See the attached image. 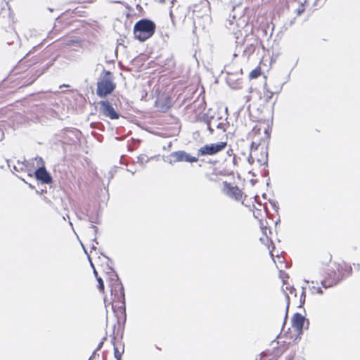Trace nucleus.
Here are the masks:
<instances>
[{"instance_id": "1", "label": "nucleus", "mask_w": 360, "mask_h": 360, "mask_svg": "<svg viewBox=\"0 0 360 360\" xmlns=\"http://www.w3.org/2000/svg\"><path fill=\"white\" fill-rule=\"evenodd\" d=\"M80 131L76 129H64L57 134L51 140L52 150L63 152L65 155L72 151L73 147L79 141Z\"/></svg>"}, {"instance_id": "2", "label": "nucleus", "mask_w": 360, "mask_h": 360, "mask_svg": "<svg viewBox=\"0 0 360 360\" xmlns=\"http://www.w3.org/2000/svg\"><path fill=\"white\" fill-rule=\"evenodd\" d=\"M199 121L206 124L207 129L209 131L210 134H213L214 128H216L224 133L229 127V122L227 121V117L224 119L219 115V112L212 113L210 110L203 114L199 118Z\"/></svg>"}, {"instance_id": "3", "label": "nucleus", "mask_w": 360, "mask_h": 360, "mask_svg": "<svg viewBox=\"0 0 360 360\" xmlns=\"http://www.w3.org/2000/svg\"><path fill=\"white\" fill-rule=\"evenodd\" d=\"M116 84L114 82L112 73L103 70L97 82L96 94L101 97H105L110 94L115 89Z\"/></svg>"}, {"instance_id": "4", "label": "nucleus", "mask_w": 360, "mask_h": 360, "mask_svg": "<svg viewBox=\"0 0 360 360\" xmlns=\"http://www.w3.org/2000/svg\"><path fill=\"white\" fill-rule=\"evenodd\" d=\"M155 30V24L152 20L141 19L134 25V37L140 41H144L153 35Z\"/></svg>"}, {"instance_id": "5", "label": "nucleus", "mask_w": 360, "mask_h": 360, "mask_svg": "<svg viewBox=\"0 0 360 360\" xmlns=\"http://www.w3.org/2000/svg\"><path fill=\"white\" fill-rule=\"evenodd\" d=\"M210 3L207 0H202L199 4H194L193 6L194 25L198 23L199 25H201V20L208 22L210 20Z\"/></svg>"}, {"instance_id": "6", "label": "nucleus", "mask_w": 360, "mask_h": 360, "mask_svg": "<svg viewBox=\"0 0 360 360\" xmlns=\"http://www.w3.org/2000/svg\"><path fill=\"white\" fill-rule=\"evenodd\" d=\"M257 41L253 39L252 41L249 43V39H245L242 35L236 37V50L233 53V57L238 56L240 53L244 58H248L255 50V44Z\"/></svg>"}, {"instance_id": "7", "label": "nucleus", "mask_w": 360, "mask_h": 360, "mask_svg": "<svg viewBox=\"0 0 360 360\" xmlns=\"http://www.w3.org/2000/svg\"><path fill=\"white\" fill-rule=\"evenodd\" d=\"M30 160L23 159L20 161V159H0V168L4 169L7 167L13 172H27Z\"/></svg>"}, {"instance_id": "8", "label": "nucleus", "mask_w": 360, "mask_h": 360, "mask_svg": "<svg viewBox=\"0 0 360 360\" xmlns=\"http://www.w3.org/2000/svg\"><path fill=\"white\" fill-rule=\"evenodd\" d=\"M110 302H112V308L113 310L115 307V302L121 304L122 306H120V307H124L125 299L124 287L118 278H117V279L115 281H113L110 285ZM109 304H111V302H110Z\"/></svg>"}, {"instance_id": "9", "label": "nucleus", "mask_w": 360, "mask_h": 360, "mask_svg": "<svg viewBox=\"0 0 360 360\" xmlns=\"http://www.w3.org/2000/svg\"><path fill=\"white\" fill-rule=\"evenodd\" d=\"M248 162L252 165L254 167L250 172L253 176L260 175L262 176H266L269 174L268 167V159H248Z\"/></svg>"}, {"instance_id": "10", "label": "nucleus", "mask_w": 360, "mask_h": 360, "mask_svg": "<svg viewBox=\"0 0 360 360\" xmlns=\"http://www.w3.org/2000/svg\"><path fill=\"white\" fill-rule=\"evenodd\" d=\"M226 146V142H217L206 144L198 149V155H214L217 152L224 150Z\"/></svg>"}, {"instance_id": "11", "label": "nucleus", "mask_w": 360, "mask_h": 360, "mask_svg": "<svg viewBox=\"0 0 360 360\" xmlns=\"http://www.w3.org/2000/svg\"><path fill=\"white\" fill-rule=\"evenodd\" d=\"M343 278V276L335 269H328L321 284L324 288H328L337 285Z\"/></svg>"}, {"instance_id": "12", "label": "nucleus", "mask_w": 360, "mask_h": 360, "mask_svg": "<svg viewBox=\"0 0 360 360\" xmlns=\"http://www.w3.org/2000/svg\"><path fill=\"white\" fill-rule=\"evenodd\" d=\"M149 159H137L134 161L131 159H120V164L126 166V170L134 174L136 171L140 170L144 167L145 163L148 162Z\"/></svg>"}, {"instance_id": "13", "label": "nucleus", "mask_w": 360, "mask_h": 360, "mask_svg": "<svg viewBox=\"0 0 360 360\" xmlns=\"http://www.w3.org/2000/svg\"><path fill=\"white\" fill-rule=\"evenodd\" d=\"M222 191L225 195L232 199L238 201L243 200V193L240 189L238 186H233L226 181H223Z\"/></svg>"}, {"instance_id": "14", "label": "nucleus", "mask_w": 360, "mask_h": 360, "mask_svg": "<svg viewBox=\"0 0 360 360\" xmlns=\"http://www.w3.org/2000/svg\"><path fill=\"white\" fill-rule=\"evenodd\" d=\"M100 105V112L105 117L111 120H117L120 115L108 101H101L98 103Z\"/></svg>"}, {"instance_id": "15", "label": "nucleus", "mask_w": 360, "mask_h": 360, "mask_svg": "<svg viewBox=\"0 0 360 360\" xmlns=\"http://www.w3.org/2000/svg\"><path fill=\"white\" fill-rule=\"evenodd\" d=\"M24 34H25V37L27 40H30L33 44L40 42L38 44L37 46H33L32 49L34 51L42 44L43 41H44V39H45L44 37L46 35V33L39 32L35 29H32V30H29Z\"/></svg>"}, {"instance_id": "16", "label": "nucleus", "mask_w": 360, "mask_h": 360, "mask_svg": "<svg viewBox=\"0 0 360 360\" xmlns=\"http://www.w3.org/2000/svg\"><path fill=\"white\" fill-rule=\"evenodd\" d=\"M89 205L79 206L75 208V212L77 217L80 220H88L91 223H96L94 218L89 214Z\"/></svg>"}, {"instance_id": "17", "label": "nucleus", "mask_w": 360, "mask_h": 360, "mask_svg": "<svg viewBox=\"0 0 360 360\" xmlns=\"http://www.w3.org/2000/svg\"><path fill=\"white\" fill-rule=\"evenodd\" d=\"M36 179L41 184H50L52 182V177L50 174L46 171L44 166L39 167L34 172Z\"/></svg>"}, {"instance_id": "18", "label": "nucleus", "mask_w": 360, "mask_h": 360, "mask_svg": "<svg viewBox=\"0 0 360 360\" xmlns=\"http://www.w3.org/2000/svg\"><path fill=\"white\" fill-rule=\"evenodd\" d=\"M202 163L199 164L200 167H204L207 170V174H221L222 172L221 170H218L214 166L218 162L217 160L212 161L210 160L207 162L204 161V159L201 160Z\"/></svg>"}, {"instance_id": "19", "label": "nucleus", "mask_w": 360, "mask_h": 360, "mask_svg": "<svg viewBox=\"0 0 360 360\" xmlns=\"http://www.w3.org/2000/svg\"><path fill=\"white\" fill-rule=\"evenodd\" d=\"M4 39L8 45L14 44H15L18 46L20 45V39L18 34L13 27H11L10 31H6Z\"/></svg>"}, {"instance_id": "20", "label": "nucleus", "mask_w": 360, "mask_h": 360, "mask_svg": "<svg viewBox=\"0 0 360 360\" xmlns=\"http://www.w3.org/2000/svg\"><path fill=\"white\" fill-rule=\"evenodd\" d=\"M305 318L300 313H295L292 318V326L298 331H302Z\"/></svg>"}, {"instance_id": "21", "label": "nucleus", "mask_w": 360, "mask_h": 360, "mask_svg": "<svg viewBox=\"0 0 360 360\" xmlns=\"http://www.w3.org/2000/svg\"><path fill=\"white\" fill-rule=\"evenodd\" d=\"M335 267L339 274L343 276V278L350 275L352 271V266L345 263L335 264Z\"/></svg>"}, {"instance_id": "22", "label": "nucleus", "mask_w": 360, "mask_h": 360, "mask_svg": "<svg viewBox=\"0 0 360 360\" xmlns=\"http://www.w3.org/2000/svg\"><path fill=\"white\" fill-rule=\"evenodd\" d=\"M91 266L94 268V274L95 275V277L98 283V289L101 292H103L104 290V283L101 277L98 276L97 271H96L95 268L94 267V265L92 262L90 261Z\"/></svg>"}, {"instance_id": "23", "label": "nucleus", "mask_w": 360, "mask_h": 360, "mask_svg": "<svg viewBox=\"0 0 360 360\" xmlns=\"http://www.w3.org/2000/svg\"><path fill=\"white\" fill-rule=\"evenodd\" d=\"M172 158H193L190 155L187 154L185 151L179 150L173 152L171 155Z\"/></svg>"}, {"instance_id": "24", "label": "nucleus", "mask_w": 360, "mask_h": 360, "mask_svg": "<svg viewBox=\"0 0 360 360\" xmlns=\"http://www.w3.org/2000/svg\"><path fill=\"white\" fill-rule=\"evenodd\" d=\"M261 75V70L259 68H257L252 70L249 75L250 79H256Z\"/></svg>"}, {"instance_id": "25", "label": "nucleus", "mask_w": 360, "mask_h": 360, "mask_svg": "<svg viewBox=\"0 0 360 360\" xmlns=\"http://www.w3.org/2000/svg\"><path fill=\"white\" fill-rule=\"evenodd\" d=\"M309 290L311 291V294H319L322 295L323 293L322 289L319 286H315L312 285L309 287Z\"/></svg>"}, {"instance_id": "26", "label": "nucleus", "mask_w": 360, "mask_h": 360, "mask_svg": "<svg viewBox=\"0 0 360 360\" xmlns=\"http://www.w3.org/2000/svg\"><path fill=\"white\" fill-rule=\"evenodd\" d=\"M123 352H124V348L122 349V351H120L117 347L114 346V355H115V358L117 360H121L122 354Z\"/></svg>"}, {"instance_id": "27", "label": "nucleus", "mask_w": 360, "mask_h": 360, "mask_svg": "<svg viewBox=\"0 0 360 360\" xmlns=\"http://www.w3.org/2000/svg\"><path fill=\"white\" fill-rule=\"evenodd\" d=\"M306 287L302 286V292L300 295V307H301L302 304H304L305 298H306Z\"/></svg>"}, {"instance_id": "28", "label": "nucleus", "mask_w": 360, "mask_h": 360, "mask_svg": "<svg viewBox=\"0 0 360 360\" xmlns=\"http://www.w3.org/2000/svg\"><path fill=\"white\" fill-rule=\"evenodd\" d=\"M169 164L171 165H174L175 162H178V161H181V160H186V162H198L199 159H174V160H172V159H169Z\"/></svg>"}, {"instance_id": "29", "label": "nucleus", "mask_w": 360, "mask_h": 360, "mask_svg": "<svg viewBox=\"0 0 360 360\" xmlns=\"http://www.w3.org/2000/svg\"><path fill=\"white\" fill-rule=\"evenodd\" d=\"M261 146L259 144L255 145V143L253 142L251 145V153H252L254 151L257 150L258 148H259ZM252 155V154H250ZM249 158H252L250 156Z\"/></svg>"}, {"instance_id": "30", "label": "nucleus", "mask_w": 360, "mask_h": 360, "mask_svg": "<svg viewBox=\"0 0 360 360\" xmlns=\"http://www.w3.org/2000/svg\"><path fill=\"white\" fill-rule=\"evenodd\" d=\"M285 297H286V301H287V306H286V313H285V319H286L288 316V310L289 304H290V297L288 293L285 294Z\"/></svg>"}, {"instance_id": "31", "label": "nucleus", "mask_w": 360, "mask_h": 360, "mask_svg": "<svg viewBox=\"0 0 360 360\" xmlns=\"http://www.w3.org/2000/svg\"><path fill=\"white\" fill-rule=\"evenodd\" d=\"M255 360H258L257 358L255 359ZM259 360H271V359H269L266 355V354L264 353H262L260 354V356H259Z\"/></svg>"}, {"instance_id": "32", "label": "nucleus", "mask_w": 360, "mask_h": 360, "mask_svg": "<svg viewBox=\"0 0 360 360\" xmlns=\"http://www.w3.org/2000/svg\"><path fill=\"white\" fill-rule=\"evenodd\" d=\"M273 94L274 93L272 91H267V93L265 95L266 101H268L269 100H270L272 98Z\"/></svg>"}, {"instance_id": "33", "label": "nucleus", "mask_w": 360, "mask_h": 360, "mask_svg": "<svg viewBox=\"0 0 360 360\" xmlns=\"http://www.w3.org/2000/svg\"><path fill=\"white\" fill-rule=\"evenodd\" d=\"M290 294L291 295H294L295 297L297 296V294H296V290L295 288L293 287V286H290V291H289Z\"/></svg>"}, {"instance_id": "34", "label": "nucleus", "mask_w": 360, "mask_h": 360, "mask_svg": "<svg viewBox=\"0 0 360 360\" xmlns=\"http://www.w3.org/2000/svg\"><path fill=\"white\" fill-rule=\"evenodd\" d=\"M104 340H105V338H104L103 340L101 342H100V343L98 344V345L97 347L96 350H99L102 347Z\"/></svg>"}, {"instance_id": "35", "label": "nucleus", "mask_w": 360, "mask_h": 360, "mask_svg": "<svg viewBox=\"0 0 360 360\" xmlns=\"http://www.w3.org/2000/svg\"><path fill=\"white\" fill-rule=\"evenodd\" d=\"M354 266L355 269L360 271V263L356 264H354Z\"/></svg>"}, {"instance_id": "36", "label": "nucleus", "mask_w": 360, "mask_h": 360, "mask_svg": "<svg viewBox=\"0 0 360 360\" xmlns=\"http://www.w3.org/2000/svg\"><path fill=\"white\" fill-rule=\"evenodd\" d=\"M227 154L229 156H231L233 154V150L231 149H229L227 150Z\"/></svg>"}, {"instance_id": "37", "label": "nucleus", "mask_w": 360, "mask_h": 360, "mask_svg": "<svg viewBox=\"0 0 360 360\" xmlns=\"http://www.w3.org/2000/svg\"><path fill=\"white\" fill-rule=\"evenodd\" d=\"M91 228L94 230L95 233H96L98 229H97V227L96 226L91 225Z\"/></svg>"}, {"instance_id": "38", "label": "nucleus", "mask_w": 360, "mask_h": 360, "mask_svg": "<svg viewBox=\"0 0 360 360\" xmlns=\"http://www.w3.org/2000/svg\"><path fill=\"white\" fill-rule=\"evenodd\" d=\"M304 282L307 283H311V284H314V281H309V280H304Z\"/></svg>"}, {"instance_id": "39", "label": "nucleus", "mask_w": 360, "mask_h": 360, "mask_svg": "<svg viewBox=\"0 0 360 360\" xmlns=\"http://www.w3.org/2000/svg\"><path fill=\"white\" fill-rule=\"evenodd\" d=\"M265 155L266 158H268V153L266 152V149L264 150V154L262 155Z\"/></svg>"}, {"instance_id": "40", "label": "nucleus", "mask_w": 360, "mask_h": 360, "mask_svg": "<svg viewBox=\"0 0 360 360\" xmlns=\"http://www.w3.org/2000/svg\"><path fill=\"white\" fill-rule=\"evenodd\" d=\"M95 354H96V351H94V352H93L92 356L89 358V360H91V359L94 356V355H95Z\"/></svg>"}, {"instance_id": "41", "label": "nucleus", "mask_w": 360, "mask_h": 360, "mask_svg": "<svg viewBox=\"0 0 360 360\" xmlns=\"http://www.w3.org/2000/svg\"><path fill=\"white\" fill-rule=\"evenodd\" d=\"M169 15H170L171 18L173 19V12H172V11H170Z\"/></svg>"}, {"instance_id": "42", "label": "nucleus", "mask_w": 360, "mask_h": 360, "mask_svg": "<svg viewBox=\"0 0 360 360\" xmlns=\"http://www.w3.org/2000/svg\"><path fill=\"white\" fill-rule=\"evenodd\" d=\"M290 286L287 285V286L285 287V289H286L287 290L290 291Z\"/></svg>"}, {"instance_id": "43", "label": "nucleus", "mask_w": 360, "mask_h": 360, "mask_svg": "<svg viewBox=\"0 0 360 360\" xmlns=\"http://www.w3.org/2000/svg\"><path fill=\"white\" fill-rule=\"evenodd\" d=\"M171 146H172V143H171V142H169V143H168V145H167V147H168V148H169Z\"/></svg>"}, {"instance_id": "44", "label": "nucleus", "mask_w": 360, "mask_h": 360, "mask_svg": "<svg viewBox=\"0 0 360 360\" xmlns=\"http://www.w3.org/2000/svg\"><path fill=\"white\" fill-rule=\"evenodd\" d=\"M91 248L95 250L96 249V246L94 245H92Z\"/></svg>"}, {"instance_id": "45", "label": "nucleus", "mask_w": 360, "mask_h": 360, "mask_svg": "<svg viewBox=\"0 0 360 360\" xmlns=\"http://www.w3.org/2000/svg\"><path fill=\"white\" fill-rule=\"evenodd\" d=\"M159 1H160V3H164V2H165V0H159Z\"/></svg>"}, {"instance_id": "46", "label": "nucleus", "mask_w": 360, "mask_h": 360, "mask_svg": "<svg viewBox=\"0 0 360 360\" xmlns=\"http://www.w3.org/2000/svg\"><path fill=\"white\" fill-rule=\"evenodd\" d=\"M94 241H95V242H96V244H98V242L96 241V238H94Z\"/></svg>"}, {"instance_id": "47", "label": "nucleus", "mask_w": 360, "mask_h": 360, "mask_svg": "<svg viewBox=\"0 0 360 360\" xmlns=\"http://www.w3.org/2000/svg\"><path fill=\"white\" fill-rule=\"evenodd\" d=\"M104 302H105V306H107V301H106V300H105V299L104 300Z\"/></svg>"}, {"instance_id": "48", "label": "nucleus", "mask_w": 360, "mask_h": 360, "mask_svg": "<svg viewBox=\"0 0 360 360\" xmlns=\"http://www.w3.org/2000/svg\"><path fill=\"white\" fill-rule=\"evenodd\" d=\"M120 158H124V155H122L120 156Z\"/></svg>"}, {"instance_id": "49", "label": "nucleus", "mask_w": 360, "mask_h": 360, "mask_svg": "<svg viewBox=\"0 0 360 360\" xmlns=\"http://www.w3.org/2000/svg\"><path fill=\"white\" fill-rule=\"evenodd\" d=\"M69 223H70V225L71 226H72V222H70V221Z\"/></svg>"}, {"instance_id": "50", "label": "nucleus", "mask_w": 360, "mask_h": 360, "mask_svg": "<svg viewBox=\"0 0 360 360\" xmlns=\"http://www.w3.org/2000/svg\"><path fill=\"white\" fill-rule=\"evenodd\" d=\"M269 253L271 255V256L273 257V254L271 253V251H269Z\"/></svg>"}]
</instances>
